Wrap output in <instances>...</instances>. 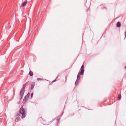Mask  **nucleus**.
Returning a JSON list of instances; mask_svg holds the SVG:
<instances>
[{"label": "nucleus", "mask_w": 126, "mask_h": 126, "mask_svg": "<svg viewBox=\"0 0 126 126\" xmlns=\"http://www.w3.org/2000/svg\"><path fill=\"white\" fill-rule=\"evenodd\" d=\"M79 80L77 79L75 82V85H77L78 84V82L79 81Z\"/></svg>", "instance_id": "nucleus-10"}, {"label": "nucleus", "mask_w": 126, "mask_h": 126, "mask_svg": "<svg viewBox=\"0 0 126 126\" xmlns=\"http://www.w3.org/2000/svg\"><path fill=\"white\" fill-rule=\"evenodd\" d=\"M25 91V87H24L23 89L20 91V99H21L22 98V96L23 95Z\"/></svg>", "instance_id": "nucleus-3"}, {"label": "nucleus", "mask_w": 126, "mask_h": 126, "mask_svg": "<svg viewBox=\"0 0 126 126\" xmlns=\"http://www.w3.org/2000/svg\"><path fill=\"white\" fill-rule=\"evenodd\" d=\"M30 93H28L27 95L25 96L24 98L23 99V103L24 104H25L26 102V100H28L29 98V96L30 95Z\"/></svg>", "instance_id": "nucleus-2"}, {"label": "nucleus", "mask_w": 126, "mask_h": 126, "mask_svg": "<svg viewBox=\"0 0 126 126\" xmlns=\"http://www.w3.org/2000/svg\"><path fill=\"white\" fill-rule=\"evenodd\" d=\"M80 73H79H79H78V74L77 75V79H79L80 80Z\"/></svg>", "instance_id": "nucleus-9"}, {"label": "nucleus", "mask_w": 126, "mask_h": 126, "mask_svg": "<svg viewBox=\"0 0 126 126\" xmlns=\"http://www.w3.org/2000/svg\"><path fill=\"white\" fill-rule=\"evenodd\" d=\"M29 74L31 76H32V73H31V70L30 71Z\"/></svg>", "instance_id": "nucleus-14"}, {"label": "nucleus", "mask_w": 126, "mask_h": 126, "mask_svg": "<svg viewBox=\"0 0 126 126\" xmlns=\"http://www.w3.org/2000/svg\"><path fill=\"white\" fill-rule=\"evenodd\" d=\"M59 120H58V121H59L60 119H59Z\"/></svg>", "instance_id": "nucleus-20"}, {"label": "nucleus", "mask_w": 126, "mask_h": 126, "mask_svg": "<svg viewBox=\"0 0 126 126\" xmlns=\"http://www.w3.org/2000/svg\"><path fill=\"white\" fill-rule=\"evenodd\" d=\"M53 121V120H52L51 121H47V122H43V124H44L45 125H47L49 124V123H50L52 122Z\"/></svg>", "instance_id": "nucleus-5"}, {"label": "nucleus", "mask_w": 126, "mask_h": 126, "mask_svg": "<svg viewBox=\"0 0 126 126\" xmlns=\"http://www.w3.org/2000/svg\"><path fill=\"white\" fill-rule=\"evenodd\" d=\"M32 94H31V96H32Z\"/></svg>", "instance_id": "nucleus-22"}, {"label": "nucleus", "mask_w": 126, "mask_h": 126, "mask_svg": "<svg viewBox=\"0 0 126 126\" xmlns=\"http://www.w3.org/2000/svg\"><path fill=\"white\" fill-rule=\"evenodd\" d=\"M121 24L119 22H117L116 24L117 26L118 27H120L121 26Z\"/></svg>", "instance_id": "nucleus-7"}, {"label": "nucleus", "mask_w": 126, "mask_h": 126, "mask_svg": "<svg viewBox=\"0 0 126 126\" xmlns=\"http://www.w3.org/2000/svg\"><path fill=\"white\" fill-rule=\"evenodd\" d=\"M121 94H119L118 95V97H117L118 100H120L121 99Z\"/></svg>", "instance_id": "nucleus-8"}, {"label": "nucleus", "mask_w": 126, "mask_h": 126, "mask_svg": "<svg viewBox=\"0 0 126 126\" xmlns=\"http://www.w3.org/2000/svg\"><path fill=\"white\" fill-rule=\"evenodd\" d=\"M32 96H33V93H32Z\"/></svg>", "instance_id": "nucleus-17"}, {"label": "nucleus", "mask_w": 126, "mask_h": 126, "mask_svg": "<svg viewBox=\"0 0 126 126\" xmlns=\"http://www.w3.org/2000/svg\"><path fill=\"white\" fill-rule=\"evenodd\" d=\"M16 119L17 120H19V117H17L16 118Z\"/></svg>", "instance_id": "nucleus-15"}, {"label": "nucleus", "mask_w": 126, "mask_h": 126, "mask_svg": "<svg viewBox=\"0 0 126 126\" xmlns=\"http://www.w3.org/2000/svg\"><path fill=\"white\" fill-rule=\"evenodd\" d=\"M37 80H38V81H39V80H42V79H40V78H37Z\"/></svg>", "instance_id": "nucleus-12"}, {"label": "nucleus", "mask_w": 126, "mask_h": 126, "mask_svg": "<svg viewBox=\"0 0 126 126\" xmlns=\"http://www.w3.org/2000/svg\"><path fill=\"white\" fill-rule=\"evenodd\" d=\"M34 83L32 82V90L33 89L34 86Z\"/></svg>", "instance_id": "nucleus-11"}, {"label": "nucleus", "mask_w": 126, "mask_h": 126, "mask_svg": "<svg viewBox=\"0 0 126 126\" xmlns=\"http://www.w3.org/2000/svg\"><path fill=\"white\" fill-rule=\"evenodd\" d=\"M31 89H32V87L31 88Z\"/></svg>", "instance_id": "nucleus-21"}, {"label": "nucleus", "mask_w": 126, "mask_h": 126, "mask_svg": "<svg viewBox=\"0 0 126 126\" xmlns=\"http://www.w3.org/2000/svg\"><path fill=\"white\" fill-rule=\"evenodd\" d=\"M125 68L126 69V66H125Z\"/></svg>", "instance_id": "nucleus-16"}, {"label": "nucleus", "mask_w": 126, "mask_h": 126, "mask_svg": "<svg viewBox=\"0 0 126 126\" xmlns=\"http://www.w3.org/2000/svg\"><path fill=\"white\" fill-rule=\"evenodd\" d=\"M58 76L56 78V79H55L53 81H52V82H55V81H56V79H57V78H58Z\"/></svg>", "instance_id": "nucleus-13"}, {"label": "nucleus", "mask_w": 126, "mask_h": 126, "mask_svg": "<svg viewBox=\"0 0 126 126\" xmlns=\"http://www.w3.org/2000/svg\"><path fill=\"white\" fill-rule=\"evenodd\" d=\"M33 75V73L32 72V76Z\"/></svg>", "instance_id": "nucleus-19"}, {"label": "nucleus", "mask_w": 126, "mask_h": 126, "mask_svg": "<svg viewBox=\"0 0 126 126\" xmlns=\"http://www.w3.org/2000/svg\"><path fill=\"white\" fill-rule=\"evenodd\" d=\"M125 33L126 34V31H125Z\"/></svg>", "instance_id": "nucleus-18"}, {"label": "nucleus", "mask_w": 126, "mask_h": 126, "mask_svg": "<svg viewBox=\"0 0 126 126\" xmlns=\"http://www.w3.org/2000/svg\"><path fill=\"white\" fill-rule=\"evenodd\" d=\"M84 65H82L81 67L80 70L81 71L80 72V75H82L83 74L84 70Z\"/></svg>", "instance_id": "nucleus-4"}, {"label": "nucleus", "mask_w": 126, "mask_h": 126, "mask_svg": "<svg viewBox=\"0 0 126 126\" xmlns=\"http://www.w3.org/2000/svg\"><path fill=\"white\" fill-rule=\"evenodd\" d=\"M21 114L22 115L21 117L22 118H24L26 116V112L25 110L23 108V107L22 106L20 108V110L19 112V113L17 114L16 116H20V114Z\"/></svg>", "instance_id": "nucleus-1"}, {"label": "nucleus", "mask_w": 126, "mask_h": 126, "mask_svg": "<svg viewBox=\"0 0 126 126\" xmlns=\"http://www.w3.org/2000/svg\"><path fill=\"white\" fill-rule=\"evenodd\" d=\"M27 1H24V2H23L21 4V6H22V7L26 5V4H27Z\"/></svg>", "instance_id": "nucleus-6"}]
</instances>
